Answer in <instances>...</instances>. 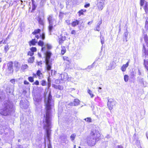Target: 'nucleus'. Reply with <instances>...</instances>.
Listing matches in <instances>:
<instances>
[{"instance_id": "obj_58", "label": "nucleus", "mask_w": 148, "mask_h": 148, "mask_svg": "<svg viewBox=\"0 0 148 148\" xmlns=\"http://www.w3.org/2000/svg\"><path fill=\"white\" fill-rule=\"evenodd\" d=\"M71 138L72 140H74V134H72L71 136Z\"/></svg>"}, {"instance_id": "obj_15", "label": "nucleus", "mask_w": 148, "mask_h": 148, "mask_svg": "<svg viewBox=\"0 0 148 148\" xmlns=\"http://www.w3.org/2000/svg\"><path fill=\"white\" fill-rule=\"evenodd\" d=\"M142 51L143 53H145V55H147L148 56V49H147L145 48V47L144 44H143V48Z\"/></svg>"}, {"instance_id": "obj_31", "label": "nucleus", "mask_w": 148, "mask_h": 148, "mask_svg": "<svg viewBox=\"0 0 148 148\" xmlns=\"http://www.w3.org/2000/svg\"><path fill=\"white\" fill-rule=\"evenodd\" d=\"M34 57L30 58L28 60V61L30 63H33L34 61Z\"/></svg>"}, {"instance_id": "obj_59", "label": "nucleus", "mask_w": 148, "mask_h": 148, "mask_svg": "<svg viewBox=\"0 0 148 148\" xmlns=\"http://www.w3.org/2000/svg\"><path fill=\"white\" fill-rule=\"evenodd\" d=\"M138 73L139 75H141L142 73L140 69H138Z\"/></svg>"}, {"instance_id": "obj_43", "label": "nucleus", "mask_w": 148, "mask_h": 148, "mask_svg": "<svg viewBox=\"0 0 148 148\" xmlns=\"http://www.w3.org/2000/svg\"><path fill=\"white\" fill-rule=\"evenodd\" d=\"M41 85L42 86H45L46 84V82L45 80H42L41 81Z\"/></svg>"}, {"instance_id": "obj_62", "label": "nucleus", "mask_w": 148, "mask_h": 148, "mask_svg": "<svg viewBox=\"0 0 148 148\" xmlns=\"http://www.w3.org/2000/svg\"><path fill=\"white\" fill-rule=\"evenodd\" d=\"M63 14V13L61 12H60L59 14V16L60 17H62V16Z\"/></svg>"}, {"instance_id": "obj_45", "label": "nucleus", "mask_w": 148, "mask_h": 148, "mask_svg": "<svg viewBox=\"0 0 148 148\" xmlns=\"http://www.w3.org/2000/svg\"><path fill=\"white\" fill-rule=\"evenodd\" d=\"M135 144L136 145H137L138 146H139L140 145V142L139 140H136Z\"/></svg>"}, {"instance_id": "obj_16", "label": "nucleus", "mask_w": 148, "mask_h": 148, "mask_svg": "<svg viewBox=\"0 0 148 148\" xmlns=\"http://www.w3.org/2000/svg\"><path fill=\"white\" fill-rule=\"evenodd\" d=\"M20 106L21 108H23L24 109H25L28 107V103L27 104H25V103L24 104H22V103H23V100H21L20 101Z\"/></svg>"}, {"instance_id": "obj_54", "label": "nucleus", "mask_w": 148, "mask_h": 148, "mask_svg": "<svg viewBox=\"0 0 148 148\" xmlns=\"http://www.w3.org/2000/svg\"><path fill=\"white\" fill-rule=\"evenodd\" d=\"M90 6V4L89 3L86 4L84 6V7L85 8H87L88 7H89Z\"/></svg>"}, {"instance_id": "obj_30", "label": "nucleus", "mask_w": 148, "mask_h": 148, "mask_svg": "<svg viewBox=\"0 0 148 148\" xmlns=\"http://www.w3.org/2000/svg\"><path fill=\"white\" fill-rule=\"evenodd\" d=\"M124 79L125 81V82H127L128 81V79H129L128 76L127 75H125L124 76Z\"/></svg>"}, {"instance_id": "obj_33", "label": "nucleus", "mask_w": 148, "mask_h": 148, "mask_svg": "<svg viewBox=\"0 0 148 148\" xmlns=\"http://www.w3.org/2000/svg\"><path fill=\"white\" fill-rule=\"evenodd\" d=\"M38 45L42 47L44 45V42L41 40H40L38 42Z\"/></svg>"}, {"instance_id": "obj_13", "label": "nucleus", "mask_w": 148, "mask_h": 148, "mask_svg": "<svg viewBox=\"0 0 148 148\" xmlns=\"http://www.w3.org/2000/svg\"><path fill=\"white\" fill-rule=\"evenodd\" d=\"M138 79L139 83L143 86H145V81L143 78L138 77L137 79Z\"/></svg>"}, {"instance_id": "obj_39", "label": "nucleus", "mask_w": 148, "mask_h": 148, "mask_svg": "<svg viewBox=\"0 0 148 148\" xmlns=\"http://www.w3.org/2000/svg\"><path fill=\"white\" fill-rule=\"evenodd\" d=\"M28 79L30 82H34V78L32 77H29L28 78Z\"/></svg>"}, {"instance_id": "obj_41", "label": "nucleus", "mask_w": 148, "mask_h": 148, "mask_svg": "<svg viewBox=\"0 0 148 148\" xmlns=\"http://www.w3.org/2000/svg\"><path fill=\"white\" fill-rule=\"evenodd\" d=\"M34 53L31 50V51H29L28 52L27 55H30L31 56H32L34 55Z\"/></svg>"}, {"instance_id": "obj_28", "label": "nucleus", "mask_w": 148, "mask_h": 148, "mask_svg": "<svg viewBox=\"0 0 148 148\" xmlns=\"http://www.w3.org/2000/svg\"><path fill=\"white\" fill-rule=\"evenodd\" d=\"M128 33L129 32H128V31L127 30V29H126L125 32H124L123 34V37L127 38V36L128 35Z\"/></svg>"}, {"instance_id": "obj_49", "label": "nucleus", "mask_w": 148, "mask_h": 148, "mask_svg": "<svg viewBox=\"0 0 148 148\" xmlns=\"http://www.w3.org/2000/svg\"><path fill=\"white\" fill-rule=\"evenodd\" d=\"M32 10H35L36 6L35 5L34 3L32 4Z\"/></svg>"}, {"instance_id": "obj_36", "label": "nucleus", "mask_w": 148, "mask_h": 148, "mask_svg": "<svg viewBox=\"0 0 148 148\" xmlns=\"http://www.w3.org/2000/svg\"><path fill=\"white\" fill-rule=\"evenodd\" d=\"M145 3V0H140V5L141 6H143Z\"/></svg>"}, {"instance_id": "obj_35", "label": "nucleus", "mask_w": 148, "mask_h": 148, "mask_svg": "<svg viewBox=\"0 0 148 148\" xmlns=\"http://www.w3.org/2000/svg\"><path fill=\"white\" fill-rule=\"evenodd\" d=\"M40 36L42 40H44L45 38V34L44 33H43L41 35H40Z\"/></svg>"}, {"instance_id": "obj_48", "label": "nucleus", "mask_w": 148, "mask_h": 148, "mask_svg": "<svg viewBox=\"0 0 148 148\" xmlns=\"http://www.w3.org/2000/svg\"><path fill=\"white\" fill-rule=\"evenodd\" d=\"M62 75L64 76L63 79L64 80H66L67 79V74L66 73L64 74H63Z\"/></svg>"}, {"instance_id": "obj_4", "label": "nucleus", "mask_w": 148, "mask_h": 148, "mask_svg": "<svg viewBox=\"0 0 148 148\" xmlns=\"http://www.w3.org/2000/svg\"><path fill=\"white\" fill-rule=\"evenodd\" d=\"M52 96L50 92L49 93L48 97L47 100L45 102V115H51V102Z\"/></svg>"}, {"instance_id": "obj_34", "label": "nucleus", "mask_w": 148, "mask_h": 148, "mask_svg": "<svg viewBox=\"0 0 148 148\" xmlns=\"http://www.w3.org/2000/svg\"><path fill=\"white\" fill-rule=\"evenodd\" d=\"M84 120L88 123L91 122V119L90 118V117H88L86 118H85L84 119Z\"/></svg>"}, {"instance_id": "obj_5", "label": "nucleus", "mask_w": 148, "mask_h": 148, "mask_svg": "<svg viewBox=\"0 0 148 148\" xmlns=\"http://www.w3.org/2000/svg\"><path fill=\"white\" fill-rule=\"evenodd\" d=\"M51 54V52L49 51H47L45 53V61L46 64L47 66V69L48 71H50L51 68V63L50 61V59Z\"/></svg>"}, {"instance_id": "obj_27", "label": "nucleus", "mask_w": 148, "mask_h": 148, "mask_svg": "<svg viewBox=\"0 0 148 148\" xmlns=\"http://www.w3.org/2000/svg\"><path fill=\"white\" fill-rule=\"evenodd\" d=\"M16 3H21V5L23 4V7H22V8H23L25 6L24 3H23V1L22 0H16Z\"/></svg>"}, {"instance_id": "obj_17", "label": "nucleus", "mask_w": 148, "mask_h": 148, "mask_svg": "<svg viewBox=\"0 0 148 148\" xmlns=\"http://www.w3.org/2000/svg\"><path fill=\"white\" fill-rule=\"evenodd\" d=\"M143 38L146 45L148 47V36L147 34H144Z\"/></svg>"}, {"instance_id": "obj_52", "label": "nucleus", "mask_w": 148, "mask_h": 148, "mask_svg": "<svg viewBox=\"0 0 148 148\" xmlns=\"http://www.w3.org/2000/svg\"><path fill=\"white\" fill-rule=\"evenodd\" d=\"M47 47L48 49H51V45L47 44Z\"/></svg>"}, {"instance_id": "obj_26", "label": "nucleus", "mask_w": 148, "mask_h": 148, "mask_svg": "<svg viewBox=\"0 0 148 148\" xmlns=\"http://www.w3.org/2000/svg\"><path fill=\"white\" fill-rule=\"evenodd\" d=\"M80 104L79 100L77 99H75V106H77Z\"/></svg>"}, {"instance_id": "obj_38", "label": "nucleus", "mask_w": 148, "mask_h": 148, "mask_svg": "<svg viewBox=\"0 0 148 148\" xmlns=\"http://www.w3.org/2000/svg\"><path fill=\"white\" fill-rule=\"evenodd\" d=\"M34 99V101H35L36 102L38 103H39L41 101V99L40 98H35Z\"/></svg>"}, {"instance_id": "obj_29", "label": "nucleus", "mask_w": 148, "mask_h": 148, "mask_svg": "<svg viewBox=\"0 0 148 148\" xmlns=\"http://www.w3.org/2000/svg\"><path fill=\"white\" fill-rule=\"evenodd\" d=\"M28 66L27 64H25L22 66L21 69L24 71L25 69H27L28 68Z\"/></svg>"}, {"instance_id": "obj_7", "label": "nucleus", "mask_w": 148, "mask_h": 148, "mask_svg": "<svg viewBox=\"0 0 148 148\" xmlns=\"http://www.w3.org/2000/svg\"><path fill=\"white\" fill-rule=\"evenodd\" d=\"M108 99L107 106L109 110H111L115 106L116 102L112 99H108Z\"/></svg>"}, {"instance_id": "obj_46", "label": "nucleus", "mask_w": 148, "mask_h": 148, "mask_svg": "<svg viewBox=\"0 0 148 148\" xmlns=\"http://www.w3.org/2000/svg\"><path fill=\"white\" fill-rule=\"evenodd\" d=\"M127 37H123V39L124 43H125L127 41Z\"/></svg>"}, {"instance_id": "obj_14", "label": "nucleus", "mask_w": 148, "mask_h": 148, "mask_svg": "<svg viewBox=\"0 0 148 148\" xmlns=\"http://www.w3.org/2000/svg\"><path fill=\"white\" fill-rule=\"evenodd\" d=\"M37 20L38 21V23L42 25H44V23L43 22V20L40 17L38 16L37 19Z\"/></svg>"}, {"instance_id": "obj_22", "label": "nucleus", "mask_w": 148, "mask_h": 148, "mask_svg": "<svg viewBox=\"0 0 148 148\" xmlns=\"http://www.w3.org/2000/svg\"><path fill=\"white\" fill-rule=\"evenodd\" d=\"M41 31V30L40 29H37L34 30V31L33 32L32 34L34 35H36V34L39 33Z\"/></svg>"}, {"instance_id": "obj_57", "label": "nucleus", "mask_w": 148, "mask_h": 148, "mask_svg": "<svg viewBox=\"0 0 148 148\" xmlns=\"http://www.w3.org/2000/svg\"><path fill=\"white\" fill-rule=\"evenodd\" d=\"M93 67L92 66V65H91L88 66L87 68H86V69H90L92 68H93Z\"/></svg>"}, {"instance_id": "obj_9", "label": "nucleus", "mask_w": 148, "mask_h": 148, "mask_svg": "<svg viewBox=\"0 0 148 148\" xmlns=\"http://www.w3.org/2000/svg\"><path fill=\"white\" fill-rule=\"evenodd\" d=\"M7 66H8V70L9 72V74L12 73L13 72V62L11 61L9 62L8 63Z\"/></svg>"}, {"instance_id": "obj_25", "label": "nucleus", "mask_w": 148, "mask_h": 148, "mask_svg": "<svg viewBox=\"0 0 148 148\" xmlns=\"http://www.w3.org/2000/svg\"><path fill=\"white\" fill-rule=\"evenodd\" d=\"M62 49L61 51V53L62 55H64V53L66 52V49L65 47H61Z\"/></svg>"}, {"instance_id": "obj_6", "label": "nucleus", "mask_w": 148, "mask_h": 148, "mask_svg": "<svg viewBox=\"0 0 148 148\" xmlns=\"http://www.w3.org/2000/svg\"><path fill=\"white\" fill-rule=\"evenodd\" d=\"M53 16L49 15L48 16L47 20L49 23V26L48 27L49 32L50 35L51 34L53 29V22L54 21V19L53 18Z\"/></svg>"}, {"instance_id": "obj_2", "label": "nucleus", "mask_w": 148, "mask_h": 148, "mask_svg": "<svg viewBox=\"0 0 148 148\" xmlns=\"http://www.w3.org/2000/svg\"><path fill=\"white\" fill-rule=\"evenodd\" d=\"M100 136V134L98 130H92L90 135L87 138V143L88 145L90 146L94 145L97 139H98Z\"/></svg>"}, {"instance_id": "obj_3", "label": "nucleus", "mask_w": 148, "mask_h": 148, "mask_svg": "<svg viewBox=\"0 0 148 148\" xmlns=\"http://www.w3.org/2000/svg\"><path fill=\"white\" fill-rule=\"evenodd\" d=\"M44 119H43V128L45 130L47 137L49 138L50 135V130L51 129V115H45L44 114Z\"/></svg>"}, {"instance_id": "obj_42", "label": "nucleus", "mask_w": 148, "mask_h": 148, "mask_svg": "<svg viewBox=\"0 0 148 148\" xmlns=\"http://www.w3.org/2000/svg\"><path fill=\"white\" fill-rule=\"evenodd\" d=\"M81 2L80 0H75V4L78 5Z\"/></svg>"}, {"instance_id": "obj_1", "label": "nucleus", "mask_w": 148, "mask_h": 148, "mask_svg": "<svg viewBox=\"0 0 148 148\" xmlns=\"http://www.w3.org/2000/svg\"><path fill=\"white\" fill-rule=\"evenodd\" d=\"M2 106L3 108L0 110V114L2 115L9 116L14 111L13 104L10 101H5Z\"/></svg>"}, {"instance_id": "obj_23", "label": "nucleus", "mask_w": 148, "mask_h": 148, "mask_svg": "<svg viewBox=\"0 0 148 148\" xmlns=\"http://www.w3.org/2000/svg\"><path fill=\"white\" fill-rule=\"evenodd\" d=\"M135 75L134 72H131L130 76V79H131L132 80H134L135 79Z\"/></svg>"}, {"instance_id": "obj_63", "label": "nucleus", "mask_w": 148, "mask_h": 148, "mask_svg": "<svg viewBox=\"0 0 148 148\" xmlns=\"http://www.w3.org/2000/svg\"><path fill=\"white\" fill-rule=\"evenodd\" d=\"M47 80L48 82V83H51V79L49 77L48 78Z\"/></svg>"}, {"instance_id": "obj_21", "label": "nucleus", "mask_w": 148, "mask_h": 148, "mask_svg": "<svg viewBox=\"0 0 148 148\" xmlns=\"http://www.w3.org/2000/svg\"><path fill=\"white\" fill-rule=\"evenodd\" d=\"M101 21H99L97 25V26L95 28V30H97L98 31H100V29L99 26L101 24Z\"/></svg>"}, {"instance_id": "obj_44", "label": "nucleus", "mask_w": 148, "mask_h": 148, "mask_svg": "<svg viewBox=\"0 0 148 148\" xmlns=\"http://www.w3.org/2000/svg\"><path fill=\"white\" fill-rule=\"evenodd\" d=\"M102 45L104 43V38L103 37L101 36L100 37Z\"/></svg>"}, {"instance_id": "obj_10", "label": "nucleus", "mask_w": 148, "mask_h": 148, "mask_svg": "<svg viewBox=\"0 0 148 148\" xmlns=\"http://www.w3.org/2000/svg\"><path fill=\"white\" fill-rule=\"evenodd\" d=\"M115 63L114 61H112L108 67V70H111L115 67Z\"/></svg>"}, {"instance_id": "obj_47", "label": "nucleus", "mask_w": 148, "mask_h": 148, "mask_svg": "<svg viewBox=\"0 0 148 148\" xmlns=\"http://www.w3.org/2000/svg\"><path fill=\"white\" fill-rule=\"evenodd\" d=\"M63 87L62 86L59 85H58V89L60 90H62L63 89Z\"/></svg>"}, {"instance_id": "obj_11", "label": "nucleus", "mask_w": 148, "mask_h": 148, "mask_svg": "<svg viewBox=\"0 0 148 148\" xmlns=\"http://www.w3.org/2000/svg\"><path fill=\"white\" fill-rule=\"evenodd\" d=\"M143 65L144 66L145 68L146 69V71L147 72L148 74V60L144 59V60Z\"/></svg>"}, {"instance_id": "obj_24", "label": "nucleus", "mask_w": 148, "mask_h": 148, "mask_svg": "<svg viewBox=\"0 0 148 148\" xmlns=\"http://www.w3.org/2000/svg\"><path fill=\"white\" fill-rule=\"evenodd\" d=\"M36 74L40 78L43 77V75L42 73H41L40 71L39 70H38L37 71Z\"/></svg>"}, {"instance_id": "obj_12", "label": "nucleus", "mask_w": 148, "mask_h": 148, "mask_svg": "<svg viewBox=\"0 0 148 148\" xmlns=\"http://www.w3.org/2000/svg\"><path fill=\"white\" fill-rule=\"evenodd\" d=\"M130 61H128L125 64H123L121 67V69L122 71L123 72H124L125 71L126 68L128 66L129 63Z\"/></svg>"}, {"instance_id": "obj_20", "label": "nucleus", "mask_w": 148, "mask_h": 148, "mask_svg": "<svg viewBox=\"0 0 148 148\" xmlns=\"http://www.w3.org/2000/svg\"><path fill=\"white\" fill-rule=\"evenodd\" d=\"M37 42V41L36 42L35 41V39H33L31 41L29 42V45L30 46H31V45H35L36 43Z\"/></svg>"}, {"instance_id": "obj_40", "label": "nucleus", "mask_w": 148, "mask_h": 148, "mask_svg": "<svg viewBox=\"0 0 148 148\" xmlns=\"http://www.w3.org/2000/svg\"><path fill=\"white\" fill-rule=\"evenodd\" d=\"M30 50L34 53L36 51V48L35 47H32L31 48Z\"/></svg>"}, {"instance_id": "obj_51", "label": "nucleus", "mask_w": 148, "mask_h": 148, "mask_svg": "<svg viewBox=\"0 0 148 148\" xmlns=\"http://www.w3.org/2000/svg\"><path fill=\"white\" fill-rule=\"evenodd\" d=\"M8 49H9V48H8V45H7L5 46V51L6 52H7V51L8 50Z\"/></svg>"}, {"instance_id": "obj_50", "label": "nucleus", "mask_w": 148, "mask_h": 148, "mask_svg": "<svg viewBox=\"0 0 148 148\" xmlns=\"http://www.w3.org/2000/svg\"><path fill=\"white\" fill-rule=\"evenodd\" d=\"M52 86L53 87L55 88L56 89H58V85H56L54 84H53L52 85Z\"/></svg>"}, {"instance_id": "obj_19", "label": "nucleus", "mask_w": 148, "mask_h": 148, "mask_svg": "<svg viewBox=\"0 0 148 148\" xmlns=\"http://www.w3.org/2000/svg\"><path fill=\"white\" fill-rule=\"evenodd\" d=\"M148 5L147 3L145 2V6L144 7V9L145 11V12L146 13H147L148 12Z\"/></svg>"}, {"instance_id": "obj_60", "label": "nucleus", "mask_w": 148, "mask_h": 148, "mask_svg": "<svg viewBox=\"0 0 148 148\" xmlns=\"http://www.w3.org/2000/svg\"><path fill=\"white\" fill-rule=\"evenodd\" d=\"M24 83L25 84L28 85L29 84V83L26 80L24 81Z\"/></svg>"}, {"instance_id": "obj_53", "label": "nucleus", "mask_w": 148, "mask_h": 148, "mask_svg": "<svg viewBox=\"0 0 148 148\" xmlns=\"http://www.w3.org/2000/svg\"><path fill=\"white\" fill-rule=\"evenodd\" d=\"M10 82L13 84H15V80L14 79H12L10 80Z\"/></svg>"}, {"instance_id": "obj_56", "label": "nucleus", "mask_w": 148, "mask_h": 148, "mask_svg": "<svg viewBox=\"0 0 148 148\" xmlns=\"http://www.w3.org/2000/svg\"><path fill=\"white\" fill-rule=\"evenodd\" d=\"M34 84L37 85H38L39 84V82L38 81L36 80L35 82L34 83Z\"/></svg>"}, {"instance_id": "obj_55", "label": "nucleus", "mask_w": 148, "mask_h": 148, "mask_svg": "<svg viewBox=\"0 0 148 148\" xmlns=\"http://www.w3.org/2000/svg\"><path fill=\"white\" fill-rule=\"evenodd\" d=\"M75 26H76L77 25H78L79 24V22L77 20H75Z\"/></svg>"}, {"instance_id": "obj_18", "label": "nucleus", "mask_w": 148, "mask_h": 148, "mask_svg": "<svg viewBox=\"0 0 148 148\" xmlns=\"http://www.w3.org/2000/svg\"><path fill=\"white\" fill-rule=\"evenodd\" d=\"M65 37H63L62 36H60L59 38V44L61 45L63 42V41L65 40Z\"/></svg>"}, {"instance_id": "obj_37", "label": "nucleus", "mask_w": 148, "mask_h": 148, "mask_svg": "<svg viewBox=\"0 0 148 148\" xmlns=\"http://www.w3.org/2000/svg\"><path fill=\"white\" fill-rule=\"evenodd\" d=\"M84 12V10L83 9H82L81 10H79L78 12V15L79 16H80L81 15L83 14Z\"/></svg>"}, {"instance_id": "obj_32", "label": "nucleus", "mask_w": 148, "mask_h": 148, "mask_svg": "<svg viewBox=\"0 0 148 148\" xmlns=\"http://www.w3.org/2000/svg\"><path fill=\"white\" fill-rule=\"evenodd\" d=\"M88 92L90 94L91 96V97L92 98L93 97L94 95L92 93V92L89 89L88 90Z\"/></svg>"}, {"instance_id": "obj_64", "label": "nucleus", "mask_w": 148, "mask_h": 148, "mask_svg": "<svg viewBox=\"0 0 148 148\" xmlns=\"http://www.w3.org/2000/svg\"><path fill=\"white\" fill-rule=\"evenodd\" d=\"M51 85V83H48V88H49L50 87Z\"/></svg>"}, {"instance_id": "obj_61", "label": "nucleus", "mask_w": 148, "mask_h": 148, "mask_svg": "<svg viewBox=\"0 0 148 148\" xmlns=\"http://www.w3.org/2000/svg\"><path fill=\"white\" fill-rule=\"evenodd\" d=\"M66 23L68 25H69L70 24V21L69 20H66Z\"/></svg>"}, {"instance_id": "obj_8", "label": "nucleus", "mask_w": 148, "mask_h": 148, "mask_svg": "<svg viewBox=\"0 0 148 148\" xmlns=\"http://www.w3.org/2000/svg\"><path fill=\"white\" fill-rule=\"evenodd\" d=\"M97 5L99 10H101L103 7L104 4L105 0H97Z\"/></svg>"}]
</instances>
